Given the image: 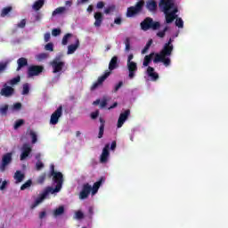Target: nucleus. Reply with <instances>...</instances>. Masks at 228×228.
I'll return each mask as SVG.
<instances>
[{"label":"nucleus","instance_id":"nucleus-1","mask_svg":"<svg viewBox=\"0 0 228 228\" xmlns=\"http://www.w3.org/2000/svg\"><path fill=\"white\" fill-rule=\"evenodd\" d=\"M159 8L165 14L166 24H172L177 19L179 8L174 0H160Z\"/></svg>","mask_w":228,"mask_h":228},{"label":"nucleus","instance_id":"nucleus-2","mask_svg":"<svg viewBox=\"0 0 228 228\" xmlns=\"http://www.w3.org/2000/svg\"><path fill=\"white\" fill-rule=\"evenodd\" d=\"M174 51V46H169L168 45H164L163 49L159 53L155 54L153 59V63H159L161 61L164 63L165 67H168L171 63L170 58L167 56H172V52Z\"/></svg>","mask_w":228,"mask_h":228},{"label":"nucleus","instance_id":"nucleus-3","mask_svg":"<svg viewBox=\"0 0 228 228\" xmlns=\"http://www.w3.org/2000/svg\"><path fill=\"white\" fill-rule=\"evenodd\" d=\"M161 28V23L159 21H154L152 18L147 17L143 21L141 22V28L142 31H149V29H152L153 31H157Z\"/></svg>","mask_w":228,"mask_h":228},{"label":"nucleus","instance_id":"nucleus-4","mask_svg":"<svg viewBox=\"0 0 228 228\" xmlns=\"http://www.w3.org/2000/svg\"><path fill=\"white\" fill-rule=\"evenodd\" d=\"M61 191V188L60 187V185H56L55 188L53 187H46V189L45 190V191L42 193V195L37 198L34 204L31 206L32 209H35V208H37V206H38V204L42 203V201L44 200V199H45V197H47V195H49V193H58Z\"/></svg>","mask_w":228,"mask_h":228},{"label":"nucleus","instance_id":"nucleus-5","mask_svg":"<svg viewBox=\"0 0 228 228\" xmlns=\"http://www.w3.org/2000/svg\"><path fill=\"white\" fill-rule=\"evenodd\" d=\"M145 5V1L140 0L135 4L134 6H130L126 10V17H136L139 13H142L143 10V6Z\"/></svg>","mask_w":228,"mask_h":228},{"label":"nucleus","instance_id":"nucleus-6","mask_svg":"<svg viewBox=\"0 0 228 228\" xmlns=\"http://www.w3.org/2000/svg\"><path fill=\"white\" fill-rule=\"evenodd\" d=\"M51 67L53 68V74H58V72H61L63 70V67H65V61H61V57H55L53 61L50 62Z\"/></svg>","mask_w":228,"mask_h":228},{"label":"nucleus","instance_id":"nucleus-7","mask_svg":"<svg viewBox=\"0 0 228 228\" xmlns=\"http://www.w3.org/2000/svg\"><path fill=\"white\" fill-rule=\"evenodd\" d=\"M49 177H53V183H55L56 186H59L61 189L63 186V174L61 172L54 171V166L52 167V170L50 172Z\"/></svg>","mask_w":228,"mask_h":228},{"label":"nucleus","instance_id":"nucleus-8","mask_svg":"<svg viewBox=\"0 0 228 228\" xmlns=\"http://www.w3.org/2000/svg\"><path fill=\"white\" fill-rule=\"evenodd\" d=\"M44 72V66L31 65L28 68V77H33L35 76H40Z\"/></svg>","mask_w":228,"mask_h":228},{"label":"nucleus","instance_id":"nucleus-9","mask_svg":"<svg viewBox=\"0 0 228 228\" xmlns=\"http://www.w3.org/2000/svg\"><path fill=\"white\" fill-rule=\"evenodd\" d=\"M61 115H63V106H59L57 110L51 115L50 124L56 126L58 124Z\"/></svg>","mask_w":228,"mask_h":228},{"label":"nucleus","instance_id":"nucleus-10","mask_svg":"<svg viewBox=\"0 0 228 228\" xmlns=\"http://www.w3.org/2000/svg\"><path fill=\"white\" fill-rule=\"evenodd\" d=\"M12 156H13V153L8 152V153H5L2 157V162H1V165H0V171L1 172H4V170H6V167H8V165H10V163H12Z\"/></svg>","mask_w":228,"mask_h":228},{"label":"nucleus","instance_id":"nucleus-11","mask_svg":"<svg viewBox=\"0 0 228 228\" xmlns=\"http://www.w3.org/2000/svg\"><path fill=\"white\" fill-rule=\"evenodd\" d=\"M110 75L111 71H105V73L102 76L99 77L97 81L93 84V86H91V90H96V88H99V86H101V85H102V83H104V81H106V79H108Z\"/></svg>","mask_w":228,"mask_h":228},{"label":"nucleus","instance_id":"nucleus-12","mask_svg":"<svg viewBox=\"0 0 228 228\" xmlns=\"http://www.w3.org/2000/svg\"><path fill=\"white\" fill-rule=\"evenodd\" d=\"M91 192L92 185H90V183H84L82 186V191L79 193L80 200H85V199H88Z\"/></svg>","mask_w":228,"mask_h":228},{"label":"nucleus","instance_id":"nucleus-13","mask_svg":"<svg viewBox=\"0 0 228 228\" xmlns=\"http://www.w3.org/2000/svg\"><path fill=\"white\" fill-rule=\"evenodd\" d=\"M13 94H15V89L9 86L7 83L4 84L3 88L0 91V95H2V97H12Z\"/></svg>","mask_w":228,"mask_h":228},{"label":"nucleus","instance_id":"nucleus-14","mask_svg":"<svg viewBox=\"0 0 228 228\" xmlns=\"http://www.w3.org/2000/svg\"><path fill=\"white\" fill-rule=\"evenodd\" d=\"M126 67L129 79H134V76H136V72L138 71V65L136 62H126Z\"/></svg>","mask_w":228,"mask_h":228},{"label":"nucleus","instance_id":"nucleus-15","mask_svg":"<svg viewBox=\"0 0 228 228\" xmlns=\"http://www.w3.org/2000/svg\"><path fill=\"white\" fill-rule=\"evenodd\" d=\"M32 151L33 150L31 149V146L28 143H24L21 147V154L20 157V161H24V159L28 158Z\"/></svg>","mask_w":228,"mask_h":228},{"label":"nucleus","instance_id":"nucleus-16","mask_svg":"<svg viewBox=\"0 0 228 228\" xmlns=\"http://www.w3.org/2000/svg\"><path fill=\"white\" fill-rule=\"evenodd\" d=\"M129 115H131V110L129 109L126 110L124 112H122L119 115V118L118 119V127L120 128L124 124L126 123V120L129 118Z\"/></svg>","mask_w":228,"mask_h":228},{"label":"nucleus","instance_id":"nucleus-17","mask_svg":"<svg viewBox=\"0 0 228 228\" xmlns=\"http://www.w3.org/2000/svg\"><path fill=\"white\" fill-rule=\"evenodd\" d=\"M108 158H110V143H107L102 152L100 157V163H107Z\"/></svg>","mask_w":228,"mask_h":228},{"label":"nucleus","instance_id":"nucleus-18","mask_svg":"<svg viewBox=\"0 0 228 228\" xmlns=\"http://www.w3.org/2000/svg\"><path fill=\"white\" fill-rule=\"evenodd\" d=\"M94 26L95 28H101V25L102 24V20H104V16L102 15V12H97L94 13Z\"/></svg>","mask_w":228,"mask_h":228},{"label":"nucleus","instance_id":"nucleus-19","mask_svg":"<svg viewBox=\"0 0 228 228\" xmlns=\"http://www.w3.org/2000/svg\"><path fill=\"white\" fill-rule=\"evenodd\" d=\"M79 48V38L75 37V44L68 46L67 54H74Z\"/></svg>","mask_w":228,"mask_h":228},{"label":"nucleus","instance_id":"nucleus-20","mask_svg":"<svg viewBox=\"0 0 228 228\" xmlns=\"http://www.w3.org/2000/svg\"><path fill=\"white\" fill-rule=\"evenodd\" d=\"M147 75L151 78V81H158L159 79V75L154 72V68L149 66L147 69Z\"/></svg>","mask_w":228,"mask_h":228},{"label":"nucleus","instance_id":"nucleus-21","mask_svg":"<svg viewBox=\"0 0 228 228\" xmlns=\"http://www.w3.org/2000/svg\"><path fill=\"white\" fill-rule=\"evenodd\" d=\"M146 8L149 12H156L158 10V3L155 0H148L146 2Z\"/></svg>","mask_w":228,"mask_h":228},{"label":"nucleus","instance_id":"nucleus-22","mask_svg":"<svg viewBox=\"0 0 228 228\" xmlns=\"http://www.w3.org/2000/svg\"><path fill=\"white\" fill-rule=\"evenodd\" d=\"M18 67L16 69L17 72H19L20 69H24V67H28V59L24 57H20L17 60Z\"/></svg>","mask_w":228,"mask_h":228},{"label":"nucleus","instance_id":"nucleus-23","mask_svg":"<svg viewBox=\"0 0 228 228\" xmlns=\"http://www.w3.org/2000/svg\"><path fill=\"white\" fill-rule=\"evenodd\" d=\"M104 181V177H101L98 182H95L92 187V195H95L97 191H99V189L101 188V185L102 184V182Z\"/></svg>","mask_w":228,"mask_h":228},{"label":"nucleus","instance_id":"nucleus-24","mask_svg":"<svg viewBox=\"0 0 228 228\" xmlns=\"http://www.w3.org/2000/svg\"><path fill=\"white\" fill-rule=\"evenodd\" d=\"M118 67V57L113 56L109 63V70H115Z\"/></svg>","mask_w":228,"mask_h":228},{"label":"nucleus","instance_id":"nucleus-25","mask_svg":"<svg viewBox=\"0 0 228 228\" xmlns=\"http://www.w3.org/2000/svg\"><path fill=\"white\" fill-rule=\"evenodd\" d=\"M24 177H26V175L21 171L18 170L14 174L16 183H22L24 181Z\"/></svg>","mask_w":228,"mask_h":228},{"label":"nucleus","instance_id":"nucleus-26","mask_svg":"<svg viewBox=\"0 0 228 228\" xmlns=\"http://www.w3.org/2000/svg\"><path fill=\"white\" fill-rule=\"evenodd\" d=\"M152 58H154V53L146 55L142 62L143 67H149V64L152 61Z\"/></svg>","mask_w":228,"mask_h":228},{"label":"nucleus","instance_id":"nucleus-27","mask_svg":"<svg viewBox=\"0 0 228 228\" xmlns=\"http://www.w3.org/2000/svg\"><path fill=\"white\" fill-rule=\"evenodd\" d=\"M45 3V0L36 1L33 4L34 10H36V12H38V10H40L44 6Z\"/></svg>","mask_w":228,"mask_h":228},{"label":"nucleus","instance_id":"nucleus-28","mask_svg":"<svg viewBox=\"0 0 228 228\" xmlns=\"http://www.w3.org/2000/svg\"><path fill=\"white\" fill-rule=\"evenodd\" d=\"M66 11V7H58L52 12V15L53 17H56V15H61V13H65Z\"/></svg>","mask_w":228,"mask_h":228},{"label":"nucleus","instance_id":"nucleus-29","mask_svg":"<svg viewBox=\"0 0 228 228\" xmlns=\"http://www.w3.org/2000/svg\"><path fill=\"white\" fill-rule=\"evenodd\" d=\"M18 83H20V76H17L9 80L7 82V85H11V86H15V85H18Z\"/></svg>","mask_w":228,"mask_h":228},{"label":"nucleus","instance_id":"nucleus-30","mask_svg":"<svg viewBox=\"0 0 228 228\" xmlns=\"http://www.w3.org/2000/svg\"><path fill=\"white\" fill-rule=\"evenodd\" d=\"M65 213V208L63 206L59 207L53 212V216H61Z\"/></svg>","mask_w":228,"mask_h":228},{"label":"nucleus","instance_id":"nucleus-31","mask_svg":"<svg viewBox=\"0 0 228 228\" xmlns=\"http://www.w3.org/2000/svg\"><path fill=\"white\" fill-rule=\"evenodd\" d=\"M8 108H10V106L8 104H4L0 107V114L3 117H6V115H8Z\"/></svg>","mask_w":228,"mask_h":228},{"label":"nucleus","instance_id":"nucleus-32","mask_svg":"<svg viewBox=\"0 0 228 228\" xmlns=\"http://www.w3.org/2000/svg\"><path fill=\"white\" fill-rule=\"evenodd\" d=\"M115 10H117V6H115V4H111V5H109L107 8H105L104 13L106 15H110V13H113Z\"/></svg>","mask_w":228,"mask_h":228},{"label":"nucleus","instance_id":"nucleus-33","mask_svg":"<svg viewBox=\"0 0 228 228\" xmlns=\"http://www.w3.org/2000/svg\"><path fill=\"white\" fill-rule=\"evenodd\" d=\"M168 29H170V28L167 25L163 30L157 33V37H159V38H165V35H167Z\"/></svg>","mask_w":228,"mask_h":228},{"label":"nucleus","instance_id":"nucleus-34","mask_svg":"<svg viewBox=\"0 0 228 228\" xmlns=\"http://www.w3.org/2000/svg\"><path fill=\"white\" fill-rule=\"evenodd\" d=\"M49 58V53H42L37 55V61H44V60H47Z\"/></svg>","mask_w":228,"mask_h":228},{"label":"nucleus","instance_id":"nucleus-35","mask_svg":"<svg viewBox=\"0 0 228 228\" xmlns=\"http://www.w3.org/2000/svg\"><path fill=\"white\" fill-rule=\"evenodd\" d=\"M45 179H47V175L45 173H43L41 175L38 176L37 180V184H44Z\"/></svg>","mask_w":228,"mask_h":228},{"label":"nucleus","instance_id":"nucleus-36","mask_svg":"<svg viewBox=\"0 0 228 228\" xmlns=\"http://www.w3.org/2000/svg\"><path fill=\"white\" fill-rule=\"evenodd\" d=\"M73 35L71 33H68L66 34L63 37H62V45H67V44H69V39L72 38Z\"/></svg>","mask_w":228,"mask_h":228},{"label":"nucleus","instance_id":"nucleus-37","mask_svg":"<svg viewBox=\"0 0 228 228\" xmlns=\"http://www.w3.org/2000/svg\"><path fill=\"white\" fill-rule=\"evenodd\" d=\"M175 26H176L177 28H184V21H183V19H182V18L176 17V18L175 19Z\"/></svg>","mask_w":228,"mask_h":228},{"label":"nucleus","instance_id":"nucleus-38","mask_svg":"<svg viewBox=\"0 0 228 228\" xmlns=\"http://www.w3.org/2000/svg\"><path fill=\"white\" fill-rule=\"evenodd\" d=\"M125 51L126 53H129V51H131V38L129 37H126V40H125Z\"/></svg>","mask_w":228,"mask_h":228},{"label":"nucleus","instance_id":"nucleus-39","mask_svg":"<svg viewBox=\"0 0 228 228\" xmlns=\"http://www.w3.org/2000/svg\"><path fill=\"white\" fill-rule=\"evenodd\" d=\"M31 184H33V181L28 180L25 183H23V184L20 186V190H21V191L28 190V188H30V187H31Z\"/></svg>","mask_w":228,"mask_h":228},{"label":"nucleus","instance_id":"nucleus-40","mask_svg":"<svg viewBox=\"0 0 228 228\" xmlns=\"http://www.w3.org/2000/svg\"><path fill=\"white\" fill-rule=\"evenodd\" d=\"M152 45V39H150L144 48L142 50V54H145L149 49H151V46Z\"/></svg>","mask_w":228,"mask_h":228},{"label":"nucleus","instance_id":"nucleus-41","mask_svg":"<svg viewBox=\"0 0 228 228\" xmlns=\"http://www.w3.org/2000/svg\"><path fill=\"white\" fill-rule=\"evenodd\" d=\"M22 88H23V90H22L21 94L28 95V94H29V84H28V83L23 84Z\"/></svg>","mask_w":228,"mask_h":228},{"label":"nucleus","instance_id":"nucleus-42","mask_svg":"<svg viewBox=\"0 0 228 228\" xmlns=\"http://www.w3.org/2000/svg\"><path fill=\"white\" fill-rule=\"evenodd\" d=\"M10 12H12V7H10V6L4 7L2 10L1 17H6V15H8V13H10Z\"/></svg>","mask_w":228,"mask_h":228},{"label":"nucleus","instance_id":"nucleus-43","mask_svg":"<svg viewBox=\"0 0 228 228\" xmlns=\"http://www.w3.org/2000/svg\"><path fill=\"white\" fill-rule=\"evenodd\" d=\"M21 126H24V119H18L14 123V129H19Z\"/></svg>","mask_w":228,"mask_h":228},{"label":"nucleus","instance_id":"nucleus-44","mask_svg":"<svg viewBox=\"0 0 228 228\" xmlns=\"http://www.w3.org/2000/svg\"><path fill=\"white\" fill-rule=\"evenodd\" d=\"M29 135L32 139V143H37V133H35V131H33V130H30Z\"/></svg>","mask_w":228,"mask_h":228},{"label":"nucleus","instance_id":"nucleus-45","mask_svg":"<svg viewBox=\"0 0 228 228\" xmlns=\"http://www.w3.org/2000/svg\"><path fill=\"white\" fill-rule=\"evenodd\" d=\"M20 110H22V103L16 102L12 105V110L13 111H20Z\"/></svg>","mask_w":228,"mask_h":228},{"label":"nucleus","instance_id":"nucleus-46","mask_svg":"<svg viewBox=\"0 0 228 228\" xmlns=\"http://www.w3.org/2000/svg\"><path fill=\"white\" fill-rule=\"evenodd\" d=\"M7 68H8V61L0 62V74L4 72V70H6Z\"/></svg>","mask_w":228,"mask_h":228},{"label":"nucleus","instance_id":"nucleus-47","mask_svg":"<svg viewBox=\"0 0 228 228\" xmlns=\"http://www.w3.org/2000/svg\"><path fill=\"white\" fill-rule=\"evenodd\" d=\"M45 51H50L53 53V51H54V45H53V43H48L45 45Z\"/></svg>","mask_w":228,"mask_h":228},{"label":"nucleus","instance_id":"nucleus-48","mask_svg":"<svg viewBox=\"0 0 228 228\" xmlns=\"http://www.w3.org/2000/svg\"><path fill=\"white\" fill-rule=\"evenodd\" d=\"M102 136H104V126L103 125H100L99 127V133H98V138H102Z\"/></svg>","mask_w":228,"mask_h":228},{"label":"nucleus","instance_id":"nucleus-49","mask_svg":"<svg viewBox=\"0 0 228 228\" xmlns=\"http://www.w3.org/2000/svg\"><path fill=\"white\" fill-rule=\"evenodd\" d=\"M52 35H53V37H60V35H61V29H60V28H53L52 30Z\"/></svg>","mask_w":228,"mask_h":228},{"label":"nucleus","instance_id":"nucleus-50","mask_svg":"<svg viewBox=\"0 0 228 228\" xmlns=\"http://www.w3.org/2000/svg\"><path fill=\"white\" fill-rule=\"evenodd\" d=\"M76 218L77 220H83V218H85V214H83L81 210H78L76 212Z\"/></svg>","mask_w":228,"mask_h":228},{"label":"nucleus","instance_id":"nucleus-51","mask_svg":"<svg viewBox=\"0 0 228 228\" xmlns=\"http://www.w3.org/2000/svg\"><path fill=\"white\" fill-rule=\"evenodd\" d=\"M124 85V82L119 81L118 85H116L115 88H114V93L118 92V90H120V88H122V86Z\"/></svg>","mask_w":228,"mask_h":228},{"label":"nucleus","instance_id":"nucleus-52","mask_svg":"<svg viewBox=\"0 0 228 228\" xmlns=\"http://www.w3.org/2000/svg\"><path fill=\"white\" fill-rule=\"evenodd\" d=\"M44 167V163L40 160H38L37 163H36V168L37 170H41L42 168Z\"/></svg>","mask_w":228,"mask_h":228},{"label":"nucleus","instance_id":"nucleus-53","mask_svg":"<svg viewBox=\"0 0 228 228\" xmlns=\"http://www.w3.org/2000/svg\"><path fill=\"white\" fill-rule=\"evenodd\" d=\"M97 117H99V110L94 111L91 113V118L93 120H95V118H97Z\"/></svg>","mask_w":228,"mask_h":228},{"label":"nucleus","instance_id":"nucleus-54","mask_svg":"<svg viewBox=\"0 0 228 228\" xmlns=\"http://www.w3.org/2000/svg\"><path fill=\"white\" fill-rule=\"evenodd\" d=\"M108 106V100L106 98H103V100L100 103V108H106Z\"/></svg>","mask_w":228,"mask_h":228},{"label":"nucleus","instance_id":"nucleus-55","mask_svg":"<svg viewBox=\"0 0 228 228\" xmlns=\"http://www.w3.org/2000/svg\"><path fill=\"white\" fill-rule=\"evenodd\" d=\"M104 4H105L104 2L100 1V2L97 3L96 8H97L98 10H102V8H104Z\"/></svg>","mask_w":228,"mask_h":228},{"label":"nucleus","instance_id":"nucleus-56","mask_svg":"<svg viewBox=\"0 0 228 228\" xmlns=\"http://www.w3.org/2000/svg\"><path fill=\"white\" fill-rule=\"evenodd\" d=\"M18 28H26V20H21L20 23H18Z\"/></svg>","mask_w":228,"mask_h":228},{"label":"nucleus","instance_id":"nucleus-57","mask_svg":"<svg viewBox=\"0 0 228 228\" xmlns=\"http://www.w3.org/2000/svg\"><path fill=\"white\" fill-rule=\"evenodd\" d=\"M133 58H134V55L133 53H130L127 57L126 63H134V61H133Z\"/></svg>","mask_w":228,"mask_h":228},{"label":"nucleus","instance_id":"nucleus-58","mask_svg":"<svg viewBox=\"0 0 228 228\" xmlns=\"http://www.w3.org/2000/svg\"><path fill=\"white\" fill-rule=\"evenodd\" d=\"M44 38H45V42H49V40H51V33L46 32V33L45 34Z\"/></svg>","mask_w":228,"mask_h":228},{"label":"nucleus","instance_id":"nucleus-59","mask_svg":"<svg viewBox=\"0 0 228 228\" xmlns=\"http://www.w3.org/2000/svg\"><path fill=\"white\" fill-rule=\"evenodd\" d=\"M114 24H117L118 26H120L122 24V18L118 17L114 20Z\"/></svg>","mask_w":228,"mask_h":228},{"label":"nucleus","instance_id":"nucleus-60","mask_svg":"<svg viewBox=\"0 0 228 228\" xmlns=\"http://www.w3.org/2000/svg\"><path fill=\"white\" fill-rule=\"evenodd\" d=\"M6 184H8V182H6L5 180L2 183V184L0 185V190L3 191L6 188Z\"/></svg>","mask_w":228,"mask_h":228},{"label":"nucleus","instance_id":"nucleus-61","mask_svg":"<svg viewBox=\"0 0 228 228\" xmlns=\"http://www.w3.org/2000/svg\"><path fill=\"white\" fill-rule=\"evenodd\" d=\"M115 149H117V142L113 141L110 145V151H115Z\"/></svg>","mask_w":228,"mask_h":228},{"label":"nucleus","instance_id":"nucleus-62","mask_svg":"<svg viewBox=\"0 0 228 228\" xmlns=\"http://www.w3.org/2000/svg\"><path fill=\"white\" fill-rule=\"evenodd\" d=\"M45 215H47V213L45 211L40 212V214H39L40 220L45 218Z\"/></svg>","mask_w":228,"mask_h":228},{"label":"nucleus","instance_id":"nucleus-63","mask_svg":"<svg viewBox=\"0 0 228 228\" xmlns=\"http://www.w3.org/2000/svg\"><path fill=\"white\" fill-rule=\"evenodd\" d=\"M87 12H88V13H92V12H94V5H89L87 7Z\"/></svg>","mask_w":228,"mask_h":228},{"label":"nucleus","instance_id":"nucleus-64","mask_svg":"<svg viewBox=\"0 0 228 228\" xmlns=\"http://www.w3.org/2000/svg\"><path fill=\"white\" fill-rule=\"evenodd\" d=\"M100 124H101V126H103V127H104V124H106V121L104 120V118H100Z\"/></svg>","mask_w":228,"mask_h":228}]
</instances>
